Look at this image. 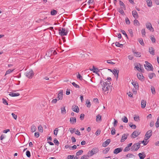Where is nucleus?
Instances as JSON below:
<instances>
[{
    "instance_id": "nucleus-50",
    "label": "nucleus",
    "mask_w": 159,
    "mask_h": 159,
    "mask_svg": "<svg viewBox=\"0 0 159 159\" xmlns=\"http://www.w3.org/2000/svg\"><path fill=\"white\" fill-rule=\"evenodd\" d=\"M76 129L75 128L72 129V128H70L69 129L70 132L71 133L73 134L75 132Z\"/></svg>"
},
{
    "instance_id": "nucleus-16",
    "label": "nucleus",
    "mask_w": 159,
    "mask_h": 159,
    "mask_svg": "<svg viewBox=\"0 0 159 159\" xmlns=\"http://www.w3.org/2000/svg\"><path fill=\"white\" fill-rule=\"evenodd\" d=\"M132 52L136 57H141V53L140 52H136L134 50H133Z\"/></svg>"
},
{
    "instance_id": "nucleus-30",
    "label": "nucleus",
    "mask_w": 159,
    "mask_h": 159,
    "mask_svg": "<svg viewBox=\"0 0 159 159\" xmlns=\"http://www.w3.org/2000/svg\"><path fill=\"white\" fill-rule=\"evenodd\" d=\"M53 50H50L49 51H48L47 52L46 54V55L50 57L51 55H52V52Z\"/></svg>"
},
{
    "instance_id": "nucleus-13",
    "label": "nucleus",
    "mask_w": 159,
    "mask_h": 159,
    "mask_svg": "<svg viewBox=\"0 0 159 159\" xmlns=\"http://www.w3.org/2000/svg\"><path fill=\"white\" fill-rule=\"evenodd\" d=\"M128 135V134H124L122 136L120 142H124L127 139Z\"/></svg>"
},
{
    "instance_id": "nucleus-55",
    "label": "nucleus",
    "mask_w": 159,
    "mask_h": 159,
    "mask_svg": "<svg viewBox=\"0 0 159 159\" xmlns=\"http://www.w3.org/2000/svg\"><path fill=\"white\" fill-rule=\"evenodd\" d=\"M77 77L78 79H79L80 80H83L82 76L79 73V74L77 75Z\"/></svg>"
},
{
    "instance_id": "nucleus-12",
    "label": "nucleus",
    "mask_w": 159,
    "mask_h": 159,
    "mask_svg": "<svg viewBox=\"0 0 159 159\" xmlns=\"http://www.w3.org/2000/svg\"><path fill=\"white\" fill-rule=\"evenodd\" d=\"M132 14L134 17L135 19H137L139 16L137 12L135 10H134L132 12Z\"/></svg>"
},
{
    "instance_id": "nucleus-4",
    "label": "nucleus",
    "mask_w": 159,
    "mask_h": 159,
    "mask_svg": "<svg viewBox=\"0 0 159 159\" xmlns=\"http://www.w3.org/2000/svg\"><path fill=\"white\" fill-rule=\"evenodd\" d=\"M59 33L61 36L66 35L67 34V31H66L65 29L62 28L61 30H59Z\"/></svg>"
},
{
    "instance_id": "nucleus-6",
    "label": "nucleus",
    "mask_w": 159,
    "mask_h": 159,
    "mask_svg": "<svg viewBox=\"0 0 159 159\" xmlns=\"http://www.w3.org/2000/svg\"><path fill=\"white\" fill-rule=\"evenodd\" d=\"M140 133V132L139 131L136 130L132 134L131 136L132 138H135L139 135Z\"/></svg>"
},
{
    "instance_id": "nucleus-31",
    "label": "nucleus",
    "mask_w": 159,
    "mask_h": 159,
    "mask_svg": "<svg viewBox=\"0 0 159 159\" xmlns=\"http://www.w3.org/2000/svg\"><path fill=\"white\" fill-rule=\"evenodd\" d=\"M122 121L125 123H127L128 122V120L127 118L125 116H124L121 119Z\"/></svg>"
},
{
    "instance_id": "nucleus-62",
    "label": "nucleus",
    "mask_w": 159,
    "mask_h": 159,
    "mask_svg": "<svg viewBox=\"0 0 159 159\" xmlns=\"http://www.w3.org/2000/svg\"><path fill=\"white\" fill-rule=\"evenodd\" d=\"M39 132H36V133H35V134H34V136L36 137V138H38L39 137Z\"/></svg>"
},
{
    "instance_id": "nucleus-36",
    "label": "nucleus",
    "mask_w": 159,
    "mask_h": 159,
    "mask_svg": "<svg viewBox=\"0 0 159 159\" xmlns=\"http://www.w3.org/2000/svg\"><path fill=\"white\" fill-rule=\"evenodd\" d=\"M151 91L152 94H155L156 93L155 88L153 86H152L151 87Z\"/></svg>"
},
{
    "instance_id": "nucleus-20",
    "label": "nucleus",
    "mask_w": 159,
    "mask_h": 159,
    "mask_svg": "<svg viewBox=\"0 0 159 159\" xmlns=\"http://www.w3.org/2000/svg\"><path fill=\"white\" fill-rule=\"evenodd\" d=\"M70 121L72 124H74L76 122V119L75 117H72L70 118Z\"/></svg>"
},
{
    "instance_id": "nucleus-3",
    "label": "nucleus",
    "mask_w": 159,
    "mask_h": 159,
    "mask_svg": "<svg viewBox=\"0 0 159 159\" xmlns=\"http://www.w3.org/2000/svg\"><path fill=\"white\" fill-rule=\"evenodd\" d=\"M34 74L32 70H30L29 71H27L25 73V75L29 79H31L32 78Z\"/></svg>"
},
{
    "instance_id": "nucleus-61",
    "label": "nucleus",
    "mask_w": 159,
    "mask_h": 159,
    "mask_svg": "<svg viewBox=\"0 0 159 159\" xmlns=\"http://www.w3.org/2000/svg\"><path fill=\"white\" fill-rule=\"evenodd\" d=\"M11 115L12 116L13 118L15 120H16L17 117V116L16 115H15L14 113H12L11 114Z\"/></svg>"
},
{
    "instance_id": "nucleus-33",
    "label": "nucleus",
    "mask_w": 159,
    "mask_h": 159,
    "mask_svg": "<svg viewBox=\"0 0 159 159\" xmlns=\"http://www.w3.org/2000/svg\"><path fill=\"white\" fill-rule=\"evenodd\" d=\"M38 129L39 132L42 133L43 132V128L41 125H39L38 127Z\"/></svg>"
},
{
    "instance_id": "nucleus-53",
    "label": "nucleus",
    "mask_w": 159,
    "mask_h": 159,
    "mask_svg": "<svg viewBox=\"0 0 159 159\" xmlns=\"http://www.w3.org/2000/svg\"><path fill=\"white\" fill-rule=\"evenodd\" d=\"M26 156L28 157H30V156H31L30 153L29 151H26Z\"/></svg>"
},
{
    "instance_id": "nucleus-25",
    "label": "nucleus",
    "mask_w": 159,
    "mask_h": 159,
    "mask_svg": "<svg viewBox=\"0 0 159 159\" xmlns=\"http://www.w3.org/2000/svg\"><path fill=\"white\" fill-rule=\"evenodd\" d=\"M137 76L138 78L140 80H142L143 79V75L141 73L137 74Z\"/></svg>"
},
{
    "instance_id": "nucleus-21",
    "label": "nucleus",
    "mask_w": 159,
    "mask_h": 159,
    "mask_svg": "<svg viewBox=\"0 0 159 159\" xmlns=\"http://www.w3.org/2000/svg\"><path fill=\"white\" fill-rule=\"evenodd\" d=\"M139 66H135V67L136 68V69L137 70L139 71H141L142 72L143 70H144V69L143 68V67H141V66L140 65V64H139Z\"/></svg>"
},
{
    "instance_id": "nucleus-11",
    "label": "nucleus",
    "mask_w": 159,
    "mask_h": 159,
    "mask_svg": "<svg viewBox=\"0 0 159 159\" xmlns=\"http://www.w3.org/2000/svg\"><path fill=\"white\" fill-rule=\"evenodd\" d=\"M72 109L73 111L77 113H78L79 112V109L78 107L75 105L72 106Z\"/></svg>"
},
{
    "instance_id": "nucleus-8",
    "label": "nucleus",
    "mask_w": 159,
    "mask_h": 159,
    "mask_svg": "<svg viewBox=\"0 0 159 159\" xmlns=\"http://www.w3.org/2000/svg\"><path fill=\"white\" fill-rule=\"evenodd\" d=\"M63 91L62 90H61L59 91V93L57 95L58 100H61L63 98Z\"/></svg>"
},
{
    "instance_id": "nucleus-57",
    "label": "nucleus",
    "mask_w": 159,
    "mask_h": 159,
    "mask_svg": "<svg viewBox=\"0 0 159 159\" xmlns=\"http://www.w3.org/2000/svg\"><path fill=\"white\" fill-rule=\"evenodd\" d=\"M116 133V130L115 129L113 128L111 130V134L112 135H114Z\"/></svg>"
},
{
    "instance_id": "nucleus-24",
    "label": "nucleus",
    "mask_w": 159,
    "mask_h": 159,
    "mask_svg": "<svg viewBox=\"0 0 159 159\" xmlns=\"http://www.w3.org/2000/svg\"><path fill=\"white\" fill-rule=\"evenodd\" d=\"M119 4L121 7L124 10L125 9V6L123 2L121 1H120L119 2Z\"/></svg>"
},
{
    "instance_id": "nucleus-40",
    "label": "nucleus",
    "mask_w": 159,
    "mask_h": 159,
    "mask_svg": "<svg viewBox=\"0 0 159 159\" xmlns=\"http://www.w3.org/2000/svg\"><path fill=\"white\" fill-rule=\"evenodd\" d=\"M125 23L127 25H129L130 23V21L128 17L125 18Z\"/></svg>"
},
{
    "instance_id": "nucleus-54",
    "label": "nucleus",
    "mask_w": 159,
    "mask_h": 159,
    "mask_svg": "<svg viewBox=\"0 0 159 159\" xmlns=\"http://www.w3.org/2000/svg\"><path fill=\"white\" fill-rule=\"evenodd\" d=\"M2 102L4 104L6 105H8V103L7 102V101L4 98L2 99Z\"/></svg>"
},
{
    "instance_id": "nucleus-48",
    "label": "nucleus",
    "mask_w": 159,
    "mask_h": 159,
    "mask_svg": "<svg viewBox=\"0 0 159 159\" xmlns=\"http://www.w3.org/2000/svg\"><path fill=\"white\" fill-rule=\"evenodd\" d=\"M83 152V151L81 150H80L76 153V155L79 156Z\"/></svg>"
},
{
    "instance_id": "nucleus-35",
    "label": "nucleus",
    "mask_w": 159,
    "mask_h": 159,
    "mask_svg": "<svg viewBox=\"0 0 159 159\" xmlns=\"http://www.w3.org/2000/svg\"><path fill=\"white\" fill-rule=\"evenodd\" d=\"M115 45L116 46L120 48H122L123 46V45L122 44H120L118 42H116L115 43Z\"/></svg>"
},
{
    "instance_id": "nucleus-15",
    "label": "nucleus",
    "mask_w": 159,
    "mask_h": 159,
    "mask_svg": "<svg viewBox=\"0 0 159 159\" xmlns=\"http://www.w3.org/2000/svg\"><path fill=\"white\" fill-rule=\"evenodd\" d=\"M149 52L150 54L152 55H154L155 54V50L152 47H150L149 48Z\"/></svg>"
},
{
    "instance_id": "nucleus-26",
    "label": "nucleus",
    "mask_w": 159,
    "mask_h": 159,
    "mask_svg": "<svg viewBox=\"0 0 159 159\" xmlns=\"http://www.w3.org/2000/svg\"><path fill=\"white\" fill-rule=\"evenodd\" d=\"M36 130V127H35V126L34 125H33L31 126V131L32 132H34Z\"/></svg>"
},
{
    "instance_id": "nucleus-22",
    "label": "nucleus",
    "mask_w": 159,
    "mask_h": 159,
    "mask_svg": "<svg viewBox=\"0 0 159 159\" xmlns=\"http://www.w3.org/2000/svg\"><path fill=\"white\" fill-rule=\"evenodd\" d=\"M9 95L11 97H16L19 96L20 94L19 93H13L12 92H10Z\"/></svg>"
},
{
    "instance_id": "nucleus-7",
    "label": "nucleus",
    "mask_w": 159,
    "mask_h": 159,
    "mask_svg": "<svg viewBox=\"0 0 159 159\" xmlns=\"http://www.w3.org/2000/svg\"><path fill=\"white\" fill-rule=\"evenodd\" d=\"M98 152V150H92L89 151L88 154V156L90 157L92 156L94 154Z\"/></svg>"
},
{
    "instance_id": "nucleus-52",
    "label": "nucleus",
    "mask_w": 159,
    "mask_h": 159,
    "mask_svg": "<svg viewBox=\"0 0 159 159\" xmlns=\"http://www.w3.org/2000/svg\"><path fill=\"white\" fill-rule=\"evenodd\" d=\"M72 84L76 88H80L79 86L78 85V84H76L75 82H73L72 83Z\"/></svg>"
},
{
    "instance_id": "nucleus-1",
    "label": "nucleus",
    "mask_w": 159,
    "mask_h": 159,
    "mask_svg": "<svg viewBox=\"0 0 159 159\" xmlns=\"http://www.w3.org/2000/svg\"><path fill=\"white\" fill-rule=\"evenodd\" d=\"M102 90L104 91V93L106 94L108 92L106 93V92L109 90L110 88V82H106L103 83V85L102 86Z\"/></svg>"
},
{
    "instance_id": "nucleus-58",
    "label": "nucleus",
    "mask_w": 159,
    "mask_h": 159,
    "mask_svg": "<svg viewBox=\"0 0 159 159\" xmlns=\"http://www.w3.org/2000/svg\"><path fill=\"white\" fill-rule=\"evenodd\" d=\"M128 31L130 34L131 37H133V32L132 29H129L128 30Z\"/></svg>"
},
{
    "instance_id": "nucleus-38",
    "label": "nucleus",
    "mask_w": 159,
    "mask_h": 159,
    "mask_svg": "<svg viewBox=\"0 0 159 159\" xmlns=\"http://www.w3.org/2000/svg\"><path fill=\"white\" fill-rule=\"evenodd\" d=\"M61 113L62 114H65L66 113V110L65 107L61 108Z\"/></svg>"
},
{
    "instance_id": "nucleus-46",
    "label": "nucleus",
    "mask_w": 159,
    "mask_h": 159,
    "mask_svg": "<svg viewBox=\"0 0 159 159\" xmlns=\"http://www.w3.org/2000/svg\"><path fill=\"white\" fill-rule=\"evenodd\" d=\"M139 43L142 46H144V43L143 42V40L142 39H139Z\"/></svg>"
},
{
    "instance_id": "nucleus-17",
    "label": "nucleus",
    "mask_w": 159,
    "mask_h": 159,
    "mask_svg": "<svg viewBox=\"0 0 159 159\" xmlns=\"http://www.w3.org/2000/svg\"><path fill=\"white\" fill-rule=\"evenodd\" d=\"M148 142V140H145L139 141V143L140 145H141V144H142L143 145L141 146H143L144 145H146L147 144Z\"/></svg>"
},
{
    "instance_id": "nucleus-59",
    "label": "nucleus",
    "mask_w": 159,
    "mask_h": 159,
    "mask_svg": "<svg viewBox=\"0 0 159 159\" xmlns=\"http://www.w3.org/2000/svg\"><path fill=\"white\" fill-rule=\"evenodd\" d=\"M101 133V130H98L95 133V134L97 136L99 135Z\"/></svg>"
},
{
    "instance_id": "nucleus-45",
    "label": "nucleus",
    "mask_w": 159,
    "mask_h": 159,
    "mask_svg": "<svg viewBox=\"0 0 159 159\" xmlns=\"http://www.w3.org/2000/svg\"><path fill=\"white\" fill-rule=\"evenodd\" d=\"M141 33L143 37L145 36L146 32L145 29H142L141 31Z\"/></svg>"
},
{
    "instance_id": "nucleus-60",
    "label": "nucleus",
    "mask_w": 159,
    "mask_h": 159,
    "mask_svg": "<svg viewBox=\"0 0 159 159\" xmlns=\"http://www.w3.org/2000/svg\"><path fill=\"white\" fill-rule=\"evenodd\" d=\"M84 114H82L80 115V120H83L84 118Z\"/></svg>"
},
{
    "instance_id": "nucleus-37",
    "label": "nucleus",
    "mask_w": 159,
    "mask_h": 159,
    "mask_svg": "<svg viewBox=\"0 0 159 159\" xmlns=\"http://www.w3.org/2000/svg\"><path fill=\"white\" fill-rule=\"evenodd\" d=\"M155 75V74L154 73H152L148 75V77L150 79H151Z\"/></svg>"
},
{
    "instance_id": "nucleus-27",
    "label": "nucleus",
    "mask_w": 159,
    "mask_h": 159,
    "mask_svg": "<svg viewBox=\"0 0 159 159\" xmlns=\"http://www.w3.org/2000/svg\"><path fill=\"white\" fill-rule=\"evenodd\" d=\"M148 4V6L149 7H151L152 6V2L151 0H146Z\"/></svg>"
},
{
    "instance_id": "nucleus-47",
    "label": "nucleus",
    "mask_w": 159,
    "mask_h": 159,
    "mask_svg": "<svg viewBox=\"0 0 159 159\" xmlns=\"http://www.w3.org/2000/svg\"><path fill=\"white\" fill-rule=\"evenodd\" d=\"M58 128H56L55 129H54V134L55 135H56V136L57 135V133H58Z\"/></svg>"
},
{
    "instance_id": "nucleus-64",
    "label": "nucleus",
    "mask_w": 159,
    "mask_h": 159,
    "mask_svg": "<svg viewBox=\"0 0 159 159\" xmlns=\"http://www.w3.org/2000/svg\"><path fill=\"white\" fill-rule=\"evenodd\" d=\"M155 125L157 128L159 127V121H158V120H157L155 124Z\"/></svg>"
},
{
    "instance_id": "nucleus-5",
    "label": "nucleus",
    "mask_w": 159,
    "mask_h": 159,
    "mask_svg": "<svg viewBox=\"0 0 159 159\" xmlns=\"http://www.w3.org/2000/svg\"><path fill=\"white\" fill-rule=\"evenodd\" d=\"M152 131L151 130H148L146 133L145 137V140H148L151 136L152 135Z\"/></svg>"
},
{
    "instance_id": "nucleus-10",
    "label": "nucleus",
    "mask_w": 159,
    "mask_h": 159,
    "mask_svg": "<svg viewBox=\"0 0 159 159\" xmlns=\"http://www.w3.org/2000/svg\"><path fill=\"white\" fill-rule=\"evenodd\" d=\"M141 145H140L139 143H137L134 144L132 146L131 149H139Z\"/></svg>"
},
{
    "instance_id": "nucleus-2",
    "label": "nucleus",
    "mask_w": 159,
    "mask_h": 159,
    "mask_svg": "<svg viewBox=\"0 0 159 159\" xmlns=\"http://www.w3.org/2000/svg\"><path fill=\"white\" fill-rule=\"evenodd\" d=\"M145 64L144 65V66L145 69L148 70L152 71L153 68L152 65L147 61H145Z\"/></svg>"
},
{
    "instance_id": "nucleus-51",
    "label": "nucleus",
    "mask_w": 159,
    "mask_h": 159,
    "mask_svg": "<svg viewBox=\"0 0 159 159\" xmlns=\"http://www.w3.org/2000/svg\"><path fill=\"white\" fill-rule=\"evenodd\" d=\"M121 32L127 38H128V36L124 30H121Z\"/></svg>"
},
{
    "instance_id": "nucleus-19",
    "label": "nucleus",
    "mask_w": 159,
    "mask_h": 159,
    "mask_svg": "<svg viewBox=\"0 0 159 159\" xmlns=\"http://www.w3.org/2000/svg\"><path fill=\"white\" fill-rule=\"evenodd\" d=\"M146 101L145 100H142L141 102V107L143 108H144L146 105Z\"/></svg>"
},
{
    "instance_id": "nucleus-14",
    "label": "nucleus",
    "mask_w": 159,
    "mask_h": 159,
    "mask_svg": "<svg viewBox=\"0 0 159 159\" xmlns=\"http://www.w3.org/2000/svg\"><path fill=\"white\" fill-rule=\"evenodd\" d=\"M119 71L118 70H117L116 69H114L113 70V72L112 73L115 75L116 77V79H117L118 77V73H119Z\"/></svg>"
},
{
    "instance_id": "nucleus-23",
    "label": "nucleus",
    "mask_w": 159,
    "mask_h": 159,
    "mask_svg": "<svg viewBox=\"0 0 159 159\" xmlns=\"http://www.w3.org/2000/svg\"><path fill=\"white\" fill-rule=\"evenodd\" d=\"M140 159H143L145 157V155L144 153H140L138 154Z\"/></svg>"
},
{
    "instance_id": "nucleus-43",
    "label": "nucleus",
    "mask_w": 159,
    "mask_h": 159,
    "mask_svg": "<svg viewBox=\"0 0 159 159\" xmlns=\"http://www.w3.org/2000/svg\"><path fill=\"white\" fill-rule=\"evenodd\" d=\"M123 8L121 7L120 8H119L118 10V11L121 14H123L124 13V11H123Z\"/></svg>"
},
{
    "instance_id": "nucleus-29",
    "label": "nucleus",
    "mask_w": 159,
    "mask_h": 159,
    "mask_svg": "<svg viewBox=\"0 0 159 159\" xmlns=\"http://www.w3.org/2000/svg\"><path fill=\"white\" fill-rule=\"evenodd\" d=\"M86 104L87 107L89 108L91 105V104L89 100H87L86 101Z\"/></svg>"
},
{
    "instance_id": "nucleus-56",
    "label": "nucleus",
    "mask_w": 159,
    "mask_h": 159,
    "mask_svg": "<svg viewBox=\"0 0 159 159\" xmlns=\"http://www.w3.org/2000/svg\"><path fill=\"white\" fill-rule=\"evenodd\" d=\"M13 70H11L10 69L8 70H7L6 71V72L5 73V75H7L8 74H9L11 72H12Z\"/></svg>"
},
{
    "instance_id": "nucleus-42",
    "label": "nucleus",
    "mask_w": 159,
    "mask_h": 159,
    "mask_svg": "<svg viewBox=\"0 0 159 159\" xmlns=\"http://www.w3.org/2000/svg\"><path fill=\"white\" fill-rule=\"evenodd\" d=\"M57 13V11L54 10L52 11L51 12V14L52 15H55Z\"/></svg>"
},
{
    "instance_id": "nucleus-39",
    "label": "nucleus",
    "mask_w": 159,
    "mask_h": 159,
    "mask_svg": "<svg viewBox=\"0 0 159 159\" xmlns=\"http://www.w3.org/2000/svg\"><path fill=\"white\" fill-rule=\"evenodd\" d=\"M151 39L153 43H155L156 39L154 36L152 35L151 36Z\"/></svg>"
},
{
    "instance_id": "nucleus-28",
    "label": "nucleus",
    "mask_w": 159,
    "mask_h": 159,
    "mask_svg": "<svg viewBox=\"0 0 159 159\" xmlns=\"http://www.w3.org/2000/svg\"><path fill=\"white\" fill-rule=\"evenodd\" d=\"M132 84L134 86L135 89H138L139 85L137 83L134 82H132Z\"/></svg>"
},
{
    "instance_id": "nucleus-32",
    "label": "nucleus",
    "mask_w": 159,
    "mask_h": 159,
    "mask_svg": "<svg viewBox=\"0 0 159 159\" xmlns=\"http://www.w3.org/2000/svg\"><path fill=\"white\" fill-rule=\"evenodd\" d=\"M134 25L139 26L140 24L137 20L135 19L134 21Z\"/></svg>"
},
{
    "instance_id": "nucleus-44",
    "label": "nucleus",
    "mask_w": 159,
    "mask_h": 159,
    "mask_svg": "<svg viewBox=\"0 0 159 159\" xmlns=\"http://www.w3.org/2000/svg\"><path fill=\"white\" fill-rule=\"evenodd\" d=\"M132 123H130L129 124V126L133 129H135L136 128V126L135 125H132Z\"/></svg>"
},
{
    "instance_id": "nucleus-9",
    "label": "nucleus",
    "mask_w": 159,
    "mask_h": 159,
    "mask_svg": "<svg viewBox=\"0 0 159 159\" xmlns=\"http://www.w3.org/2000/svg\"><path fill=\"white\" fill-rule=\"evenodd\" d=\"M146 26L148 29H149L150 31H154L153 29L152 28L151 23L150 22H147L146 24Z\"/></svg>"
},
{
    "instance_id": "nucleus-63",
    "label": "nucleus",
    "mask_w": 159,
    "mask_h": 159,
    "mask_svg": "<svg viewBox=\"0 0 159 159\" xmlns=\"http://www.w3.org/2000/svg\"><path fill=\"white\" fill-rule=\"evenodd\" d=\"M74 157V155H69L67 157V158L68 159H73Z\"/></svg>"
},
{
    "instance_id": "nucleus-34",
    "label": "nucleus",
    "mask_w": 159,
    "mask_h": 159,
    "mask_svg": "<svg viewBox=\"0 0 159 159\" xmlns=\"http://www.w3.org/2000/svg\"><path fill=\"white\" fill-rule=\"evenodd\" d=\"M134 120L136 121H139L140 120L139 117V116H136L135 115L134 116Z\"/></svg>"
},
{
    "instance_id": "nucleus-18",
    "label": "nucleus",
    "mask_w": 159,
    "mask_h": 159,
    "mask_svg": "<svg viewBox=\"0 0 159 159\" xmlns=\"http://www.w3.org/2000/svg\"><path fill=\"white\" fill-rule=\"evenodd\" d=\"M111 141L110 139H108L106 141L103 142L102 144L103 146L105 147L109 144Z\"/></svg>"
},
{
    "instance_id": "nucleus-49",
    "label": "nucleus",
    "mask_w": 159,
    "mask_h": 159,
    "mask_svg": "<svg viewBox=\"0 0 159 159\" xmlns=\"http://www.w3.org/2000/svg\"><path fill=\"white\" fill-rule=\"evenodd\" d=\"M122 150H114V153L116 154H117L119 152H121Z\"/></svg>"
},
{
    "instance_id": "nucleus-41",
    "label": "nucleus",
    "mask_w": 159,
    "mask_h": 159,
    "mask_svg": "<svg viewBox=\"0 0 159 159\" xmlns=\"http://www.w3.org/2000/svg\"><path fill=\"white\" fill-rule=\"evenodd\" d=\"M101 120V116L99 115H98L96 116V120L98 121L99 120Z\"/></svg>"
}]
</instances>
